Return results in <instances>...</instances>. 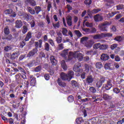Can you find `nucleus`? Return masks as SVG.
<instances>
[{"mask_svg":"<svg viewBox=\"0 0 124 124\" xmlns=\"http://www.w3.org/2000/svg\"><path fill=\"white\" fill-rule=\"evenodd\" d=\"M75 55L72 51H70L68 55V49H64L61 53V56L64 58L65 60L68 61H71L74 58Z\"/></svg>","mask_w":124,"mask_h":124,"instance_id":"obj_1","label":"nucleus"},{"mask_svg":"<svg viewBox=\"0 0 124 124\" xmlns=\"http://www.w3.org/2000/svg\"><path fill=\"white\" fill-rule=\"evenodd\" d=\"M112 22L105 21L103 23L99 24L98 28L101 31H108V26H111Z\"/></svg>","mask_w":124,"mask_h":124,"instance_id":"obj_2","label":"nucleus"},{"mask_svg":"<svg viewBox=\"0 0 124 124\" xmlns=\"http://www.w3.org/2000/svg\"><path fill=\"white\" fill-rule=\"evenodd\" d=\"M37 52H38V49L37 48H35L29 51L28 54H27V58H31L33 57L35 55V54H37Z\"/></svg>","mask_w":124,"mask_h":124,"instance_id":"obj_3","label":"nucleus"},{"mask_svg":"<svg viewBox=\"0 0 124 124\" xmlns=\"http://www.w3.org/2000/svg\"><path fill=\"white\" fill-rule=\"evenodd\" d=\"M25 5H31V6L34 7L36 5V2L34 0H25Z\"/></svg>","mask_w":124,"mask_h":124,"instance_id":"obj_4","label":"nucleus"},{"mask_svg":"<svg viewBox=\"0 0 124 124\" xmlns=\"http://www.w3.org/2000/svg\"><path fill=\"white\" fill-rule=\"evenodd\" d=\"M81 66L82 65H81V63H76L73 68L74 71H75V72H80V71H81V69L80 68V67H81Z\"/></svg>","mask_w":124,"mask_h":124,"instance_id":"obj_5","label":"nucleus"},{"mask_svg":"<svg viewBox=\"0 0 124 124\" xmlns=\"http://www.w3.org/2000/svg\"><path fill=\"white\" fill-rule=\"evenodd\" d=\"M29 79L31 80L30 85L32 87H35L36 84V78H35L33 76L31 75L29 77Z\"/></svg>","mask_w":124,"mask_h":124,"instance_id":"obj_6","label":"nucleus"},{"mask_svg":"<svg viewBox=\"0 0 124 124\" xmlns=\"http://www.w3.org/2000/svg\"><path fill=\"white\" fill-rule=\"evenodd\" d=\"M19 55H20V53L19 51L14 52L12 54L10 55V59L12 61H14V60H16V59H18V57H19Z\"/></svg>","mask_w":124,"mask_h":124,"instance_id":"obj_7","label":"nucleus"},{"mask_svg":"<svg viewBox=\"0 0 124 124\" xmlns=\"http://www.w3.org/2000/svg\"><path fill=\"white\" fill-rule=\"evenodd\" d=\"M104 87L105 88V90L106 91H109L111 88H112V84H111V80H109L107 81V84L104 86Z\"/></svg>","mask_w":124,"mask_h":124,"instance_id":"obj_8","label":"nucleus"},{"mask_svg":"<svg viewBox=\"0 0 124 124\" xmlns=\"http://www.w3.org/2000/svg\"><path fill=\"white\" fill-rule=\"evenodd\" d=\"M61 78L63 81H68V77H67V74L65 73L62 72L60 74Z\"/></svg>","mask_w":124,"mask_h":124,"instance_id":"obj_9","label":"nucleus"},{"mask_svg":"<svg viewBox=\"0 0 124 124\" xmlns=\"http://www.w3.org/2000/svg\"><path fill=\"white\" fill-rule=\"evenodd\" d=\"M110 59V57L107 54L103 53L101 56V60L103 61V62H106V61H108Z\"/></svg>","mask_w":124,"mask_h":124,"instance_id":"obj_10","label":"nucleus"},{"mask_svg":"<svg viewBox=\"0 0 124 124\" xmlns=\"http://www.w3.org/2000/svg\"><path fill=\"white\" fill-rule=\"evenodd\" d=\"M16 28L17 29H21L23 26V22L21 20H17L16 21Z\"/></svg>","mask_w":124,"mask_h":124,"instance_id":"obj_11","label":"nucleus"},{"mask_svg":"<svg viewBox=\"0 0 124 124\" xmlns=\"http://www.w3.org/2000/svg\"><path fill=\"white\" fill-rule=\"evenodd\" d=\"M67 76L68 77L69 81H70L72 78H74V72L71 70L69 71L67 74Z\"/></svg>","mask_w":124,"mask_h":124,"instance_id":"obj_12","label":"nucleus"},{"mask_svg":"<svg viewBox=\"0 0 124 124\" xmlns=\"http://www.w3.org/2000/svg\"><path fill=\"white\" fill-rule=\"evenodd\" d=\"M93 76H88L86 78V83L90 85V84H93Z\"/></svg>","mask_w":124,"mask_h":124,"instance_id":"obj_13","label":"nucleus"},{"mask_svg":"<svg viewBox=\"0 0 124 124\" xmlns=\"http://www.w3.org/2000/svg\"><path fill=\"white\" fill-rule=\"evenodd\" d=\"M94 20L95 22H100L103 20V18L101 16H100L99 14H97L94 16Z\"/></svg>","mask_w":124,"mask_h":124,"instance_id":"obj_14","label":"nucleus"},{"mask_svg":"<svg viewBox=\"0 0 124 124\" xmlns=\"http://www.w3.org/2000/svg\"><path fill=\"white\" fill-rule=\"evenodd\" d=\"M38 41L39 42H34V46L37 49H38V47L39 48L42 47V40H39Z\"/></svg>","mask_w":124,"mask_h":124,"instance_id":"obj_15","label":"nucleus"},{"mask_svg":"<svg viewBox=\"0 0 124 124\" xmlns=\"http://www.w3.org/2000/svg\"><path fill=\"white\" fill-rule=\"evenodd\" d=\"M57 83L59 86H60V87H62L63 88H65V87H66V83L62 82V79H61V78H58Z\"/></svg>","mask_w":124,"mask_h":124,"instance_id":"obj_16","label":"nucleus"},{"mask_svg":"<svg viewBox=\"0 0 124 124\" xmlns=\"http://www.w3.org/2000/svg\"><path fill=\"white\" fill-rule=\"evenodd\" d=\"M50 62L52 65H56L57 64V62H58V60L56 59L55 56L51 55L50 56Z\"/></svg>","mask_w":124,"mask_h":124,"instance_id":"obj_17","label":"nucleus"},{"mask_svg":"<svg viewBox=\"0 0 124 124\" xmlns=\"http://www.w3.org/2000/svg\"><path fill=\"white\" fill-rule=\"evenodd\" d=\"M67 24L69 27L72 26V16H68L66 18Z\"/></svg>","mask_w":124,"mask_h":124,"instance_id":"obj_18","label":"nucleus"},{"mask_svg":"<svg viewBox=\"0 0 124 124\" xmlns=\"http://www.w3.org/2000/svg\"><path fill=\"white\" fill-rule=\"evenodd\" d=\"M30 18H31V15L25 13L23 14V16L22 17V18L23 19V20H26L27 21H29Z\"/></svg>","mask_w":124,"mask_h":124,"instance_id":"obj_19","label":"nucleus"},{"mask_svg":"<svg viewBox=\"0 0 124 124\" xmlns=\"http://www.w3.org/2000/svg\"><path fill=\"white\" fill-rule=\"evenodd\" d=\"M32 37V33L31 31H29L27 35L26 36L25 38V41H29L30 40V39H31V38Z\"/></svg>","mask_w":124,"mask_h":124,"instance_id":"obj_20","label":"nucleus"},{"mask_svg":"<svg viewBox=\"0 0 124 124\" xmlns=\"http://www.w3.org/2000/svg\"><path fill=\"white\" fill-rule=\"evenodd\" d=\"M71 85L73 88H77V87H79L78 82L75 80H71Z\"/></svg>","mask_w":124,"mask_h":124,"instance_id":"obj_21","label":"nucleus"},{"mask_svg":"<svg viewBox=\"0 0 124 124\" xmlns=\"http://www.w3.org/2000/svg\"><path fill=\"white\" fill-rule=\"evenodd\" d=\"M61 66L63 70H67V65L66 63H65V61L64 60H62L61 62Z\"/></svg>","mask_w":124,"mask_h":124,"instance_id":"obj_22","label":"nucleus"},{"mask_svg":"<svg viewBox=\"0 0 124 124\" xmlns=\"http://www.w3.org/2000/svg\"><path fill=\"white\" fill-rule=\"evenodd\" d=\"M103 95V98L105 99V100H109L110 99H112V97L109 95L108 94L104 93Z\"/></svg>","mask_w":124,"mask_h":124,"instance_id":"obj_23","label":"nucleus"},{"mask_svg":"<svg viewBox=\"0 0 124 124\" xmlns=\"http://www.w3.org/2000/svg\"><path fill=\"white\" fill-rule=\"evenodd\" d=\"M76 58L78 59L79 62H82V61H83V59H84V57L83 56V54H82V53L78 54L76 55Z\"/></svg>","mask_w":124,"mask_h":124,"instance_id":"obj_24","label":"nucleus"},{"mask_svg":"<svg viewBox=\"0 0 124 124\" xmlns=\"http://www.w3.org/2000/svg\"><path fill=\"white\" fill-rule=\"evenodd\" d=\"M115 109H116V105L111 104L108 109V112H112V111L115 110Z\"/></svg>","mask_w":124,"mask_h":124,"instance_id":"obj_25","label":"nucleus"},{"mask_svg":"<svg viewBox=\"0 0 124 124\" xmlns=\"http://www.w3.org/2000/svg\"><path fill=\"white\" fill-rule=\"evenodd\" d=\"M35 63V60H33L31 61H30L29 62L27 63V66L28 67H32L34 65V64Z\"/></svg>","mask_w":124,"mask_h":124,"instance_id":"obj_26","label":"nucleus"},{"mask_svg":"<svg viewBox=\"0 0 124 124\" xmlns=\"http://www.w3.org/2000/svg\"><path fill=\"white\" fill-rule=\"evenodd\" d=\"M27 10L31 15H34L35 14V11L30 6L27 7Z\"/></svg>","mask_w":124,"mask_h":124,"instance_id":"obj_27","label":"nucleus"},{"mask_svg":"<svg viewBox=\"0 0 124 124\" xmlns=\"http://www.w3.org/2000/svg\"><path fill=\"white\" fill-rule=\"evenodd\" d=\"M35 12L37 14H39V12H41L42 11V9L40 6H36L34 7Z\"/></svg>","mask_w":124,"mask_h":124,"instance_id":"obj_28","label":"nucleus"},{"mask_svg":"<svg viewBox=\"0 0 124 124\" xmlns=\"http://www.w3.org/2000/svg\"><path fill=\"white\" fill-rule=\"evenodd\" d=\"M95 67L97 69H101L103 67V65L101 62H97L95 64Z\"/></svg>","mask_w":124,"mask_h":124,"instance_id":"obj_29","label":"nucleus"},{"mask_svg":"<svg viewBox=\"0 0 124 124\" xmlns=\"http://www.w3.org/2000/svg\"><path fill=\"white\" fill-rule=\"evenodd\" d=\"M102 35L103 37H112L113 36V34L112 33H102Z\"/></svg>","mask_w":124,"mask_h":124,"instance_id":"obj_30","label":"nucleus"},{"mask_svg":"<svg viewBox=\"0 0 124 124\" xmlns=\"http://www.w3.org/2000/svg\"><path fill=\"white\" fill-rule=\"evenodd\" d=\"M16 82H21L22 78H21V74L18 73L15 76Z\"/></svg>","mask_w":124,"mask_h":124,"instance_id":"obj_31","label":"nucleus"},{"mask_svg":"<svg viewBox=\"0 0 124 124\" xmlns=\"http://www.w3.org/2000/svg\"><path fill=\"white\" fill-rule=\"evenodd\" d=\"M4 33L5 35H8L9 33H10V31L9 30V28L8 26H6L4 29Z\"/></svg>","mask_w":124,"mask_h":124,"instance_id":"obj_32","label":"nucleus"},{"mask_svg":"<svg viewBox=\"0 0 124 124\" xmlns=\"http://www.w3.org/2000/svg\"><path fill=\"white\" fill-rule=\"evenodd\" d=\"M85 47H87V48H92V47H93V43H92V41H89L85 43Z\"/></svg>","mask_w":124,"mask_h":124,"instance_id":"obj_33","label":"nucleus"},{"mask_svg":"<svg viewBox=\"0 0 124 124\" xmlns=\"http://www.w3.org/2000/svg\"><path fill=\"white\" fill-rule=\"evenodd\" d=\"M93 39H101L103 38L102 33L101 34H96L93 37Z\"/></svg>","mask_w":124,"mask_h":124,"instance_id":"obj_34","label":"nucleus"},{"mask_svg":"<svg viewBox=\"0 0 124 124\" xmlns=\"http://www.w3.org/2000/svg\"><path fill=\"white\" fill-rule=\"evenodd\" d=\"M42 70V67L41 66V65H39L34 69V72H39L41 71Z\"/></svg>","mask_w":124,"mask_h":124,"instance_id":"obj_35","label":"nucleus"},{"mask_svg":"<svg viewBox=\"0 0 124 124\" xmlns=\"http://www.w3.org/2000/svg\"><path fill=\"white\" fill-rule=\"evenodd\" d=\"M0 93L2 97L5 98V93H6L5 89L3 88L0 91Z\"/></svg>","mask_w":124,"mask_h":124,"instance_id":"obj_36","label":"nucleus"},{"mask_svg":"<svg viewBox=\"0 0 124 124\" xmlns=\"http://www.w3.org/2000/svg\"><path fill=\"white\" fill-rule=\"evenodd\" d=\"M75 33L76 34L77 36L80 38V37H82V33L79 30H75Z\"/></svg>","mask_w":124,"mask_h":124,"instance_id":"obj_37","label":"nucleus"},{"mask_svg":"<svg viewBox=\"0 0 124 124\" xmlns=\"http://www.w3.org/2000/svg\"><path fill=\"white\" fill-rule=\"evenodd\" d=\"M101 45V44L99 43H96L93 45V49H95V50H97V49H98V48H99V49H100Z\"/></svg>","mask_w":124,"mask_h":124,"instance_id":"obj_38","label":"nucleus"},{"mask_svg":"<svg viewBox=\"0 0 124 124\" xmlns=\"http://www.w3.org/2000/svg\"><path fill=\"white\" fill-rule=\"evenodd\" d=\"M89 91L92 93H96V89L95 87L91 86L89 88Z\"/></svg>","mask_w":124,"mask_h":124,"instance_id":"obj_39","label":"nucleus"},{"mask_svg":"<svg viewBox=\"0 0 124 124\" xmlns=\"http://www.w3.org/2000/svg\"><path fill=\"white\" fill-rule=\"evenodd\" d=\"M84 3L87 6H90L93 3V0H85L84 1Z\"/></svg>","mask_w":124,"mask_h":124,"instance_id":"obj_40","label":"nucleus"},{"mask_svg":"<svg viewBox=\"0 0 124 124\" xmlns=\"http://www.w3.org/2000/svg\"><path fill=\"white\" fill-rule=\"evenodd\" d=\"M114 40L118 42H122L123 41V38L121 36H118L114 38Z\"/></svg>","mask_w":124,"mask_h":124,"instance_id":"obj_41","label":"nucleus"},{"mask_svg":"<svg viewBox=\"0 0 124 124\" xmlns=\"http://www.w3.org/2000/svg\"><path fill=\"white\" fill-rule=\"evenodd\" d=\"M104 67L105 69H106V70L108 69H110V67H111V63H105Z\"/></svg>","mask_w":124,"mask_h":124,"instance_id":"obj_42","label":"nucleus"},{"mask_svg":"<svg viewBox=\"0 0 124 124\" xmlns=\"http://www.w3.org/2000/svg\"><path fill=\"white\" fill-rule=\"evenodd\" d=\"M108 48V45H101L100 46V50H106Z\"/></svg>","mask_w":124,"mask_h":124,"instance_id":"obj_43","label":"nucleus"},{"mask_svg":"<svg viewBox=\"0 0 124 124\" xmlns=\"http://www.w3.org/2000/svg\"><path fill=\"white\" fill-rule=\"evenodd\" d=\"M45 50L47 51H49L50 50V45L48 43H46L45 44Z\"/></svg>","mask_w":124,"mask_h":124,"instance_id":"obj_44","label":"nucleus"},{"mask_svg":"<svg viewBox=\"0 0 124 124\" xmlns=\"http://www.w3.org/2000/svg\"><path fill=\"white\" fill-rule=\"evenodd\" d=\"M62 37H56V42L58 43V44H60V43H62Z\"/></svg>","mask_w":124,"mask_h":124,"instance_id":"obj_45","label":"nucleus"},{"mask_svg":"<svg viewBox=\"0 0 124 124\" xmlns=\"http://www.w3.org/2000/svg\"><path fill=\"white\" fill-rule=\"evenodd\" d=\"M39 57L40 59H42V58H46V55H45V53L43 52V51H41L39 53Z\"/></svg>","mask_w":124,"mask_h":124,"instance_id":"obj_46","label":"nucleus"},{"mask_svg":"<svg viewBox=\"0 0 124 124\" xmlns=\"http://www.w3.org/2000/svg\"><path fill=\"white\" fill-rule=\"evenodd\" d=\"M68 101H69V102H73L74 100V97H73L72 96V95H69L68 98Z\"/></svg>","mask_w":124,"mask_h":124,"instance_id":"obj_47","label":"nucleus"},{"mask_svg":"<svg viewBox=\"0 0 124 124\" xmlns=\"http://www.w3.org/2000/svg\"><path fill=\"white\" fill-rule=\"evenodd\" d=\"M52 25L54 29H60V27L61 26V25H60V22H58L57 23L55 24L53 23Z\"/></svg>","mask_w":124,"mask_h":124,"instance_id":"obj_48","label":"nucleus"},{"mask_svg":"<svg viewBox=\"0 0 124 124\" xmlns=\"http://www.w3.org/2000/svg\"><path fill=\"white\" fill-rule=\"evenodd\" d=\"M76 122L77 124H81L84 121H83V119H82L81 118H78L76 120Z\"/></svg>","mask_w":124,"mask_h":124,"instance_id":"obj_49","label":"nucleus"},{"mask_svg":"<svg viewBox=\"0 0 124 124\" xmlns=\"http://www.w3.org/2000/svg\"><path fill=\"white\" fill-rule=\"evenodd\" d=\"M118 47V44H114L110 46L111 50H115Z\"/></svg>","mask_w":124,"mask_h":124,"instance_id":"obj_50","label":"nucleus"},{"mask_svg":"<svg viewBox=\"0 0 124 124\" xmlns=\"http://www.w3.org/2000/svg\"><path fill=\"white\" fill-rule=\"evenodd\" d=\"M84 67H85V71H86V72L89 73V72L90 71V66L89 65V64H85L84 65Z\"/></svg>","mask_w":124,"mask_h":124,"instance_id":"obj_51","label":"nucleus"},{"mask_svg":"<svg viewBox=\"0 0 124 124\" xmlns=\"http://www.w3.org/2000/svg\"><path fill=\"white\" fill-rule=\"evenodd\" d=\"M4 39H7V40H9V41H10L12 39H13V36L11 34H10L8 35V36L4 38Z\"/></svg>","mask_w":124,"mask_h":124,"instance_id":"obj_52","label":"nucleus"},{"mask_svg":"<svg viewBox=\"0 0 124 124\" xmlns=\"http://www.w3.org/2000/svg\"><path fill=\"white\" fill-rule=\"evenodd\" d=\"M13 12V10L11 9H8L5 11V13L6 15L11 14Z\"/></svg>","mask_w":124,"mask_h":124,"instance_id":"obj_53","label":"nucleus"},{"mask_svg":"<svg viewBox=\"0 0 124 124\" xmlns=\"http://www.w3.org/2000/svg\"><path fill=\"white\" fill-rule=\"evenodd\" d=\"M51 8H52V2H51V1H48L47 7V11H50Z\"/></svg>","mask_w":124,"mask_h":124,"instance_id":"obj_54","label":"nucleus"},{"mask_svg":"<svg viewBox=\"0 0 124 124\" xmlns=\"http://www.w3.org/2000/svg\"><path fill=\"white\" fill-rule=\"evenodd\" d=\"M100 11H101V9H95L92 11V13H93V14H96V13H98Z\"/></svg>","mask_w":124,"mask_h":124,"instance_id":"obj_55","label":"nucleus"},{"mask_svg":"<svg viewBox=\"0 0 124 124\" xmlns=\"http://www.w3.org/2000/svg\"><path fill=\"white\" fill-rule=\"evenodd\" d=\"M85 26L88 28H93V23H89V22H87L85 23Z\"/></svg>","mask_w":124,"mask_h":124,"instance_id":"obj_56","label":"nucleus"},{"mask_svg":"<svg viewBox=\"0 0 124 124\" xmlns=\"http://www.w3.org/2000/svg\"><path fill=\"white\" fill-rule=\"evenodd\" d=\"M114 93H120V92H121V91H122V89H120V90L118 88H115L113 90Z\"/></svg>","mask_w":124,"mask_h":124,"instance_id":"obj_57","label":"nucleus"},{"mask_svg":"<svg viewBox=\"0 0 124 124\" xmlns=\"http://www.w3.org/2000/svg\"><path fill=\"white\" fill-rule=\"evenodd\" d=\"M62 33L63 35H64L65 36H67V29H66V28H63L62 31Z\"/></svg>","mask_w":124,"mask_h":124,"instance_id":"obj_58","label":"nucleus"},{"mask_svg":"<svg viewBox=\"0 0 124 124\" xmlns=\"http://www.w3.org/2000/svg\"><path fill=\"white\" fill-rule=\"evenodd\" d=\"M116 8L117 10H122V9H124V5L119 4L116 6Z\"/></svg>","mask_w":124,"mask_h":124,"instance_id":"obj_59","label":"nucleus"},{"mask_svg":"<svg viewBox=\"0 0 124 124\" xmlns=\"http://www.w3.org/2000/svg\"><path fill=\"white\" fill-rule=\"evenodd\" d=\"M102 86V83H101L99 80H98L96 83V87L98 89H99V88H101V86Z\"/></svg>","mask_w":124,"mask_h":124,"instance_id":"obj_60","label":"nucleus"},{"mask_svg":"<svg viewBox=\"0 0 124 124\" xmlns=\"http://www.w3.org/2000/svg\"><path fill=\"white\" fill-rule=\"evenodd\" d=\"M28 31H29V28L23 27L22 33H23V34L27 33V32H28Z\"/></svg>","mask_w":124,"mask_h":124,"instance_id":"obj_61","label":"nucleus"},{"mask_svg":"<svg viewBox=\"0 0 124 124\" xmlns=\"http://www.w3.org/2000/svg\"><path fill=\"white\" fill-rule=\"evenodd\" d=\"M4 50L5 52H8V51L11 50V47L9 46H7L4 47Z\"/></svg>","mask_w":124,"mask_h":124,"instance_id":"obj_62","label":"nucleus"},{"mask_svg":"<svg viewBox=\"0 0 124 124\" xmlns=\"http://www.w3.org/2000/svg\"><path fill=\"white\" fill-rule=\"evenodd\" d=\"M105 81H106V78H105V77L101 78L100 80H99V81H100L102 83V84L105 83Z\"/></svg>","mask_w":124,"mask_h":124,"instance_id":"obj_63","label":"nucleus"},{"mask_svg":"<svg viewBox=\"0 0 124 124\" xmlns=\"http://www.w3.org/2000/svg\"><path fill=\"white\" fill-rule=\"evenodd\" d=\"M63 44L61 43L59 45H58V48L59 50H63V49L64 48V46H63Z\"/></svg>","mask_w":124,"mask_h":124,"instance_id":"obj_64","label":"nucleus"}]
</instances>
